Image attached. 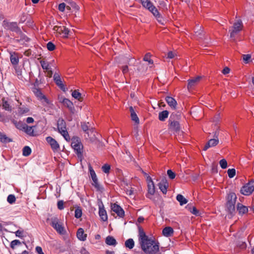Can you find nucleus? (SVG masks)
I'll return each mask as SVG.
<instances>
[{"instance_id":"1","label":"nucleus","mask_w":254,"mask_h":254,"mask_svg":"<svg viewBox=\"0 0 254 254\" xmlns=\"http://www.w3.org/2000/svg\"><path fill=\"white\" fill-rule=\"evenodd\" d=\"M138 242L141 250L147 254H155L159 250V243L149 238L143 230L139 229Z\"/></svg>"},{"instance_id":"2","label":"nucleus","mask_w":254,"mask_h":254,"mask_svg":"<svg viewBox=\"0 0 254 254\" xmlns=\"http://www.w3.org/2000/svg\"><path fill=\"white\" fill-rule=\"evenodd\" d=\"M226 209L231 214L235 212V206L237 199L236 195L234 192L229 193L227 196Z\"/></svg>"},{"instance_id":"3","label":"nucleus","mask_w":254,"mask_h":254,"mask_svg":"<svg viewBox=\"0 0 254 254\" xmlns=\"http://www.w3.org/2000/svg\"><path fill=\"white\" fill-rule=\"evenodd\" d=\"M2 26L5 29L15 32L17 34H22V31L18 26L17 23L16 22H9L4 20L2 22Z\"/></svg>"},{"instance_id":"4","label":"nucleus","mask_w":254,"mask_h":254,"mask_svg":"<svg viewBox=\"0 0 254 254\" xmlns=\"http://www.w3.org/2000/svg\"><path fill=\"white\" fill-rule=\"evenodd\" d=\"M180 115H177L176 114L173 113L169 118V129L174 132H177L180 129V124L177 121H175V119H177Z\"/></svg>"},{"instance_id":"5","label":"nucleus","mask_w":254,"mask_h":254,"mask_svg":"<svg viewBox=\"0 0 254 254\" xmlns=\"http://www.w3.org/2000/svg\"><path fill=\"white\" fill-rule=\"evenodd\" d=\"M58 129L60 133L66 141H69L70 138L66 130V124L63 119H59L58 121Z\"/></svg>"},{"instance_id":"6","label":"nucleus","mask_w":254,"mask_h":254,"mask_svg":"<svg viewBox=\"0 0 254 254\" xmlns=\"http://www.w3.org/2000/svg\"><path fill=\"white\" fill-rule=\"evenodd\" d=\"M71 146L74 149L78 157L82 155V152L81 150L83 148V145L79 137H74L71 139Z\"/></svg>"},{"instance_id":"7","label":"nucleus","mask_w":254,"mask_h":254,"mask_svg":"<svg viewBox=\"0 0 254 254\" xmlns=\"http://www.w3.org/2000/svg\"><path fill=\"white\" fill-rule=\"evenodd\" d=\"M88 168L91 178L93 181L92 186L97 190L101 191L103 190V188L99 184L97 177L94 169L91 165L89 166Z\"/></svg>"},{"instance_id":"8","label":"nucleus","mask_w":254,"mask_h":254,"mask_svg":"<svg viewBox=\"0 0 254 254\" xmlns=\"http://www.w3.org/2000/svg\"><path fill=\"white\" fill-rule=\"evenodd\" d=\"M243 22L239 19L233 24L232 27V29L229 30L230 32V38H234L235 36L240 32L242 29Z\"/></svg>"},{"instance_id":"9","label":"nucleus","mask_w":254,"mask_h":254,"mask_svg":"<svg viewBox=\"0 0 254 254\" xmlns=\"http://www.w3.org/2000/svg\"><path fill=\"white\" fill-rule=\"evenodd\" d=\"M50 225L60 234H64L65 231L64 227L60 223L59 219L56 218H52Z\"/></svg>"},{"instance_id":"10","label":"nucleus","mask_w":254,"mask_h":254,"mask_svg":"<svg viewBox=\"0 0 254 254\" xmlns=\"http://www.w3.org/2000/svg\"><path fill=\"white\" fill-rule=\"evenodd\" d=\"M254 190V181H252L244 186L241 189V192L245 195H249Z\"/></svg>"},{"instance_id":"11","label":"nucleus","mask_w":254,"mask_h":254,"mask_svg":"<svg viewBox=\"0 0 254 254\" xmlns=\"http://www.w3.org/2000/svg\"><path fill=\"white\" fill-rule=\"evenodd\" d=\"M213 137L214 138L209 139L207 143L205 145L203 148V150L206 151L209 148L215 146L218 144L219 143L218 132L217 131L214 132Z\"/></svg>"},{"instance_id":"12","label":"nucleus","mask_w":254,"mask_h":254,"mask_svg":"<svg viewBox=\"0 0 254 254\" xmlns=\"http://www.w3.org/2000/svg\"><path fill=\"white\" fill-rule=\"evenodd\" d=\"M41 80H35L34 83V87L33 88V92H34L35 96L40 99H45L47 100V98L45 95H44L41 90L37 88L40 83H41Z\"/></svg>"},{"instance_id":"13","label":"nucleus","mask_w":254,"mask_h":254,"mask_svg":"<svg viewBox=\"0 0 254 254\" xmlns=\"http://www.w3.org/2000/svg\"><path fill=\"white\" fill-rule=\"evenodd\" d=\"M112 210L115 212L120 217H123L125 215L124 209L118 204L113 203L111 205Z\"/></svg>"},{"instance_id":"14","label":"nucleus","mask_w":254,"mask_h":254,"mask_svg":"<svg viewBox=\"0 0 254 254\" xmlns=\"http://www.w3.org/2000/svg\"><path fill=\"white\" fill-rule=\"evenodd\" d=\"M99 215L102 221H106L107 220L108 216L107 212L102 201H101L100 204H99Z\"/></svg>"},{"instance_id":"15","label":"nucleus","mask_w":254,"mask_h":254,"mask_svg":"<svg viewBox=\"0 0 254 254\" xmlns=\"http://www.w3.org/2000/svg\"><path fill=\"white\" fill-rule=\"evenodd\" d=\"M40 63L43 69L46 70L47 72V76L49 78H51L52 76L53 72L51 70V67L49 63L47 61L44 60L41 61Z\"/></svg>"},{"instance_id":"16","label":"nucleus","mask_w":254,"mask_h":254,"mask_svg":"<svg viewBox=\"0 0 254 254\" xmlns=\"http://www.w3.org/2000/svg\"><path fill=\"white\" fill-rule=\"evenodd\" d=\"M46 141L50 144L52 149L54 151H57L60 148V146L58 142L51 136L46 137Z\"/></svg>"},{"instance_id":"17","label":"nucleus","mask_w":254,"mask_h":254,"mask_svg":"<svg viewBox=\"0 0 254 254\" xmlns=\"http://www.w3.org/2000/svg\"><path fill=\"white\" fill-rule=\"evenodd\" d=\"M168 185L167 181L165 178L163 179L161 181L158 183L159 188L163 194H166Z\"/></svg>"},{"instance_id":"18","label":"nucleus","mask_w":254,"mask_h":254,"mask_svg":"<svg viewBox=\"0 0 254 254\" xmlns=\"http://www.w3.org/2000/svg\"><path fill=\"white\" fill-rule=\"evenodd\" d=\"M147 181L148 182V193L150 195H153L155 193V186L154 183L150 176L147 177Z\"/></svg>"},{"instance_id":"19","label":"nucleus","mask_w":254,"mask_h":254,"mask_svg":"<svg viewBox=\"0 0 254 254\" xmlns=\"http://www.w3.org/2000/svg\"><path fill=\"white\" fill-rule=\"evenodd\" d=\"M61 102L69 109L71 113H74L75 109L71 101L67 98H64Z\"/></svg>"},{"instance_id":"20","label":"nucleus","mask_w":254,"mask_h":254,"mask_svg":"<svg viewBox=\"0 0 254 254\" xmlns=\"http://www.w3.org/2000/svg\"><path fill=\"white\" fill-rule=\"evenodd\" d=\"M54 30L58 31L59 33H62L64 34V36L67 37L69 34V30L66 27H60L56 26L54 27Z\"/></svg>"},{"instance_id":"21","label":"nucleus","mask_w":254,"mask_h":254,"mask_svg":"<svg viewBox=\"0 0 254 254\" xmlns=\"http://www.w3.org/2000/svg\"><path fill=\"white\" fill-rule=\"evenodd\" d=\"M10 60L12 65L15 67L19 63V57L18 54L15 52L10 53Z\"/></svg>"},{"instance_id":"22","label":"nucleus","mask_w":254,"mask_h":254,"mask_svg":"<svg viewBox=\"0 0 254 254\" xmlns=\"http://www.w3.org/2000/svg\"><path fill=\"white\" fill-rule=\"evenodd\" d=\"M165 100L168 105L172 109H175L177 105V102L176 100L170 96H167L165 98Z\"/></svg>"},{"instance_id":"23","label":"nucleus","mask_w":254,"mask_h":254,"mask_svg":"<svg viewBox=\"0 0 254 254\" xmlns=\"http://www.w3.org/2000/svg\"><path fill=\"white\" fill-rule=\"evenodd\" d=\"M186 208L190 211L192 214L196 216H200V212L198 210L196 209V208L193 206L192 204L189 203L187 206Z\"/></svg>"},{"instance_id":"24","label":"nucleus","mask_w":254,"mask_h":254,"mask_svg":"<svg viewBox=\"0 0 254 254\" xmlns=\"http://www.w3.org/2000/svg\"><path fill=\"white\" fill-rule=\"evenodd\" d=\"M76 236L79 240L85 241L86 240L87 234H84V230L80 228L77 230Z\"/></svg>"},{"instance_id":"25","label":"nucleus","mask_w":254,"mask_h":254,"mask_svg":"<svg viewBox=\"0 0 254 254\" xmlns=\"http://www.w3.org/2000/svg\"><path fill=\"white\" fill-rule=\"evenodd\" d=\"M201 26L199 25H197L195 26L194 29V32L195 33V35L199 39L202 38L203 36V32L202 30L201 29Z\"/></svg>"},{"instance_id":"26","label":"nucleus","mask_w":254,"mask_h":254,"mask_svg":"<svg viewBox=\"0 0 254 254\" xmlns=\"http://www.w3.org/2000/svg\"><path fill=\"white\" fill-rule=\"evenodd\" d=\"M105 243L108 246H116L117 245V242L116 239L111 236H108L106 238Z\"/></svg>"},{"instance_id":"27","label":"nucleus","mask_w":254,"mask_h":254,"mask_svg":"<svg viewBox=\"0 0 254 254\" xmlns=\"http://www.w3.org/2000/svg\"><path fill=\"white\" fill-rule=\"evenodd\" d=\"M137 70L138 73H145L147 69L148 65L139 63L137 64Z\"/></svg>"},{"instance_id":"28","label":"nucleus","mask_w":254,"mask_h":254,"mask_svg":"<svg viewBox=\"0 0 254 254\" xmlns=\"http://www.w3.org/2000/svg\"><path fill=\"white\" fill-rule=\"evenodd\" d=\"M174 233L173 229L171 227H166L163 229L162 234L163 236L169 237L171 236Z\"/></svg>"},{"instance_id":"29","label":"nucleus","mask_w":254,"mask_h":254,"mask_svg":"<svg viewBox=\"0 0 254 254\" xmlns=\"http://www.w3.org/2000/svg\"><path fill=\"white\" fill-rule=\"evenodd\" d=\"M237 210L240 214L243 215L248 211V208L241 203H238L237 204Z\"/></svg>"},{"instance_id":"30","label":"nucleus","mask_w":254,"mask_h":254,"mask_svg":"<svg viewBox=\"0 0 254 254\" xmlns=\"http://www.w3.org/2000/svg\"><path fill=\"white\" fill-rule=\"evenodd\" d=\"M142 6L150 10L153 6L154 5L149 0H140Z\"/></svg>"},{"instance_id":"31","label":"nucleus","mask_w":254,"mask_h":254,"mask_svg":"<svg viewBox=\"0 0 254 254\" xmlns=\"http://www.w3.org/2000/svg\"><path fill=\"white\" fill-rule=\"evenodd\" d=\"M151 57V54L150 53H147L145 55L143 58V61L148 63V65H149V68H152L154 64L153 61L150 59Z\"/></svg>"},{"instance_id":"32","label":"nucleus","mask_w":254,"mask_h":254,"mask_svg":"<svg viewBox=\"0 0 254 254\" xmlns=\"http://www.w3.org/2000/svg\"><path fill=\"white\" fill-rule=\"evenodd\" d=\"M129 110L130 112V116H131V120L132 121H133L135 123L138 124L139 122V120L136 114L134 112L132 107H129Z\"/></svg>"},{"instance_id":"33","label":"nucleus","mask_w":254,"mask_h":254,"mask_svg":"<svg viewBox=\"0 0 254 254\" xmlns=\"http://www.w3.org/2000/svg\"><path fill=\"white\" fill-rule=\"evenodd\" d=\"M169 112L167 110H164L159 113L158 118L161 121H164L168 117Z\"/></svg>"},{"instance_id":"34","label":"nucleus","mask_w":254,"mask_h":254,"mask_svg":"<svg viewBox=\"0 0 254 254\" xmlns=\"http://www.w3.org/2000/svg\"><path fill=\"white\" fill-rule=\"evenodd\" d=\"M87 137L89 138L90 140L92 141L95 136V132L94 131V128L92 127L87 131L85 132Z\"/></svg>"},{"instance_id":"35","label":"nucleus","mask_w":254,"mask_h":254,"mask_svg":"<svg viewBox=\"0 0 254 254\" xmlns=\"http://www.w3.org/2000/svg\"><path fill=\"white\" fill-rule=\"evenodd\" d=\"M176 199L179 202L180 205L182 206L188 202V200L182 194H178L176 196Z\"/></svg>"},{"instance_id":"36","label":"nucleus","mask_w":254,"mask_h":254,"mask_svg":"<svg viewBox=\"0 0 254 254\" xmlns=\"http://www.w3.org/2000/svg\"><path fill=\"white\" fill-rule=\"evenodd\" d=\"M137 64L138 63H137L136 60L134 58H130L127 63V65L129 66V67L133 69V72L135 70V66H137Z\"/></svg>"},{"instance_id":"37","label":"nucleus","mask_w":254,"mask_h":254,"mask_svg":"<svg viewBox=\"0 0 254 254\" xmlns=\"http://www.w3.org/2000/svg\"><path fill=\"white\" fill-rule=\"evenodd\" d=\"M0 141L2 143H6L12 142V139L8 138L5 134L0 132Z\"/></svg>"},{"instance_id":"38","label":"nucleus","mask_w":254,"mask_h":254,"mask_svg":"<svg viewBox=\"0 0 254 254\" xmlns=\"http://www.w3.org/2000/svg\"><path fill=\"white\" fill-rule=\"evenodd\" d=\"M125 247L129 249H132L134 246V242L131 238L127 240L125 243Z\"/></svg>"},{"instance_id":"39","label":"nucleus","mask_w":254,"mask_h":254,"mask_svg":"<svg viewBox=\"0 0 254 254\" xmlns=\"http://www.w3.org/2000/svg\"><path fill=\"white\" fill-rule=\"evenodd\" d=\"M92 126H91V124L89 122H81V127L82 130L85 132L87 131Z\"/></svg>"},{"instance_id":"40","label":"nucleus","mask_w":254,"mask_h":254,"mask_svg":"<svg viewBox=\"0 0 254 254\" xmlns=\"http://www.w3.org/2000/svg\"><path fill=\"white\" fill-rule=\"evenodd\" d=\"M33 127L28 126L26 125L25 127V129H24L23 131L30 136H34L35 135V134H34V131Z\"/></svg>"},{"instance_id":"41","label":"nucleus","mask_w":254,"mask_h":254,"mask_svg":"<svg viewBox=\"0 0 254 254\" xmlns=\"http://www.w3.org/2000/svg\"><path fill=\"white\" fill-rule=\"evenodd\" d=\"M13 122L17 129L23 131L25 129V126H26L25 123H23L21 122L17 123L16 122L13 121Z\"/></svg>"},{"instance_id":"42","label":"nucleus","mask_w":254,"mask_h":254,"mask_svg":"<svg viewBox=\"0 0 254 254\" xmlns=\"http://www.w3.org/2000/svg\"><path fill=\"white\" fill-rule=\"evenodd\" d=\"M122 71L124 74H126L128 72L129 74H131L133 73V69L131 67H129L128 65H126L122 67Z\"/></svg>"},{"instance_id":"43","label":"nucleus","mask_w":254,"mask_h":254,"mask_svg":"<svg viewBox=\"0 0 254 254\" xmlns=\"http://www.w3.org/2000/svg\"><path fill=\"white\" fill-rule=\"evenodd\" d=\"M31 153V149L28 146H25L22 150V154L24 156H28Z\"/></svg>"},{"instance_id":"44","label":"nucleus","mask_w":254,"mask_h":254,"mask_svg":"<svg viewBox=\"0 0 254 254\" xmlns=\"http://www.w3.org/2000/svg\"><path fill=\"white\" fill-rule=\"evenodd\" d=\"M56 84L59 86V87L64 92H65L67 90V88H66L63 83V80H55Z\"/></svg>"},{"instance_id":"45","label":"nucleus","mask_w":254,"mask_h":254,"mask_svg":"<svg viewBox=\"0 0 254 254\" xmlns=\"http://www.w3.org/2000/svg\"><path fill=\"white\" fill-rule=\"evenodd\" d=\"M22 243L19 240H14L11 242L10 247L12 249H14L16 246L21 245Z\"/></svg>"},{"instance_id":"46","label":"nucleus","mask_w":254,"mask_h":254,"mask_svg":"<svg viewBox=\"0 0 254 254\" xmlns=\"http://www.w3.org/2000/svg\"><path fill=\"white\" fill-rule=\"evenodd\" d=\"M82 214V210L79 207L76 208L74 212V216L76 218H79Z\"/></svg>"},{"instance_id":"47","label":"nucleus","mask_w":254,"mask_h":254,"mask_svg":"<svg viewBox=\"0 0 254 254\" xmlns=\"http://www.w3.org/2000/svg\"><path fill=\"white\" fill-rule=\"evenodd\" d=\"M15 235L16 237L20 238L21 239L24 238L26 236L24 235V231L23 230H18L16 232H15Z\"/></svg>"},{"instance_id":"48","label":"nucleus","mask_w":254,"mask_h":254,"mask_svg":"<svg viewBox=\"0 0 254 254\" xmlns=\"http://www.w3.org/2000/svg\"><path fill=\"white\" fill-rule=\"evenodd\" d=\"M16 200V197L14 194H9L8 195L7 197V202L12 204L15 202Z\"/></svg>"},{"instance_id":"49","label":"nucleus","mask_w":254,"mask_h":254,"mask_svg":"<svg viewBox=\"0 0 254 254\" xmlns=\"http://www.w3.org/2000/svg\"><path fill=\"white\" fill-rule=\"evenodd\" d=\"M72 96L78 100H80V99L81 98V94L78 92L77 90H74L71 94Z\"/></svg>"},{"instance_id":"50","label":"nucleus","mask_w":254,"mask_h":254,"mask_svg":"<svg viewBox=\"0 0 254 254\" xmlns=\"http://www.w3.org/2000/svg\"><path fill=\"white\" fill-rule=\"evenodd\" d=\"M111 169V166L108 164H105L102 167V170L106 174H108Z\"/></svg>"},{"instance_id":"51","label":"nucleus","mask_w":254,"mask_h":254,"mask_svg":"<svg viewBox=\"0 0 254 254\" xmlns=\"http://www.w3.org/2000/svg\"><path fill=\"white\" fill-rule=\"evenodd\" d=\"M227 173L229 177L230 178H232L235 176L236 170L234 168L229 169L227 171Z\"/></svg>"},{"instance_id":"52","label":"nucleus","mask_w":254,"mask_h":254,"mask_svg":"<svg viewBox=\"0 0 254 254\" xmlns=\"http://www.w3.org/2000/svg\"><path fill=\"white\" fill-rule=\"evenodd\" d=\"M220 166L222 169H225L227 167V162L226 159H222L219 162Z\"/></svg>"},{"instance_id":"53","label":"nucleus","mask_w":254,"mask_h":254,"mask_svg":"<svg viewBox=\"0 0 254 254\" xmlns=\"http://www.w3.org/2000/svg\"><path fill=\"white\" fill-rule=\"evenodd\" d=\"M47 48L49 51H53L55 49L56 46L52 42H49L47 44Z\"/></svg>"},{"instance_id":"54","label":"nucleus","mask_w":254,"mask_h":254,"mask_svg":"<svg viewBox=\"0 0 254 254\" xmlns=\"http://www.w3.org/2000/svg\"><path fill=\"white\" fill-rule=\"evenodd\" d=\"M167 173V175L170 179L173 180L175 179L176 177V174L173 172L172 170H168Z\"/></svg>"},{"instance_id":"55","label":"nucleus","mask_w":254,"mask_h":254,"mask_svg":"<svg viewBox=\"0 0 254 254\" xmlns=\"http://www.w3.org/2000/svg\"><path fill=\"white\" fill-rule=\"evenodd\" d=\"M3 108L8 111H11V108L7 101H3L2 104Z\"/></svg>"},{"instance_id":"56","label":"nucleus","mask_w":254,"mask_h":254,"mask_svg":"<svg viewBox=\"0 0 254 254\" xmlns=\"http://www.w3.org/2000/svg\"><path fill=\"white\" fill-rule=\"evenodd\" d=\"M243 60L245 63H248L251 58V56L250 54L243 55Z\"/></svg>"},{"instance_id":"57","label":"nucleus","mask_w":254,"mask_h":254,"mask_svg":"<svg viewBox=\"0 0 254 254\" xmlns=\"http://www.w3.org/2000/svg\"><path fill=\"white\" fill-rule=\"evenodd\" d=\"M149 11H150L155 17L159 15L160 14L158 10L154 6L151 9H150Z\"/></svg>"},{"instance_id":"58","label":"nucleus","mask_w":254,"mask_h":254,"mask_svg":"<svg viewBox=\"0 0 254 254\" xmlns=\"http://www.w3.org/2000/svg\"><path fill=\"white\" fill-rule=\"evenodd\" d=\"M198 80H189L188 84V88L190 90L194 86Z\"/></svg>"},{"instance_id":"59","label":"nucleus","mask_w":254,"mask_h":254,"mask_svg":"<svg viewBox=\"0 0 254 254\" xmlns=\"http://www.w3.org/2000/svg\"><path fill=\"white\" fill-rule=\"evenodd\" d=\"M64 201L62 200H59L57 203V207L59 210H63L64 209Z\"/></svg>"},{"instance_id":"60","label":"nucleus","mask_w":254,"mask_h":254,"mask_svg":"<svg viewBox=\"0 0 254 254\" xmlns=\"http://www.w3.org/2000/svg\"><path fill=\"white\" fill-rule=\"evenodd\" d=\"M27 17V15L25 13H23L20 16L19 23L24 22L26 21Z\"/></svg>"},{"instance_id":"61","label":"nucleus","mask_w":254,"mask_h":254,"mask_svg":"<svg viewBox=\"0 0 254 254\" xmlns=\"http://www.w3.org/2000/svg\"><path fill=\"white\" fill-rule=\"evenodd\" d=\"M157 21L158 22H159L162 25H164V21L165 20L163 19V18L161 16L160 14H159L156 17Z\"/></svg>"},{"instance_id":"62","label":"nucleus","mask_w":254,"mask_h":254,"mask_svg":"<svg viewBox=\"0 0 254 254\" xmlns=\"http://www.w3.org/2000/svg\"><path fill=\"white\" fill-rule=\"evenodd\" d=\"M65 8V4L64 3H61L59 5L58 9L60 11L63 12Z\"/></svg>"},{"instance_id":"63","label":"nucleus","mask_w":254,"mask_h":254,"mask_svg":"<svg viewBox=\"0 0 254 254\" xmlns=\"http://www.w3.org/2000/svg\"><path fill=\"white\" fill-rule=\"evenodd\" d=\"M36 251L38 254H44L43 252L42 249L41 247L37 246L36 247Z\"/></svg>"},{"instance_id":"64","label":"nucleus","mask_w":254,"mask_h":254,"mask_svg":"<svg viewBox=\"0 0 254 254\" xmlns=\"http://www.w3.org/2000/svg\"><path fill=\"white\" fill-rule=\"evenodd\" d=\"M174 56H175V54L173 52L170 51L168 53V54H167L168 58L172 59L174 57Z\"/></svg>"}]
</instances>
